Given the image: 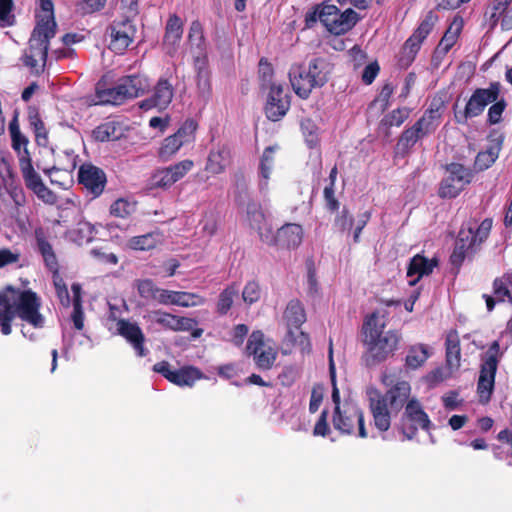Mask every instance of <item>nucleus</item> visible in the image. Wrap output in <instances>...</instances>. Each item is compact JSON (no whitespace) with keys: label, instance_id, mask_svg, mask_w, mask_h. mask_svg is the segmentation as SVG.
Wrapping results in <instances>:
<instances>
[{"label":"nucleus","instance_id":"nucleus-1","mask_svg":"<svg viewBox=\"0 0 512 512\" xmlns=\"http://www.w3.org/2000/svg\"><path fill=\"white\" fill-rule=\"evenodd\" d=\"M387 379L388 377L384 375L381 380L389 387L385 392L373 386L366 389L368 410L375 429L381 434L388 432L393 418L403 411L396 429L405 439H414L419 429L429 431L432 427L431 420L421 402L411 395L410 383L406 380H397L391 384Z\"/></svg>","mask_w":512,"mask_h":512},{"label":"nucleus","instance_id":"nucleus-2","mask_svg":"<svg viewBox=\"0 0 512 512\" xmlns=\"http://www.w3.org/2000/svg\"><path fill=\"white\" fill-rule=\"evenodd\" d=\"M41 306L42 300L33 290L6 286L0 291L1 333L5 336L11 334L15 317H19L36 329L43 328L45 317L40 312Z\"/></svg>","mask_w":512,"mask_h":512},{"label":"nucleus","instance_id":"nucleus-3","mask_svg":"<svg viewBox=\"0 0 512 512\" xmlns=\"http://www.w3.org/2000/svg\"><path fill=\"white\" fill-rule=\"evenodd\" d=\"M386 322L379 317L377 311L367 315L363 321V344L365 364L376 366L393 357L402 341V334L395 329L384 331Z\"/></svg>","mask_w":512,"mask_h":512},{"label":"nucleus","instance_id":"nucleus-4","mask_svg":"<svg viewBox=\"0 0 512 512\" xmlns=\"http://www.w3.org/2000/svg\"><path fill=\"white\" fill-rule=\"evenodd\" d=\"M445 110L446 102L442 96H434L422 116L400 134L395 146V155L402 158L408 156L417 142L435 133L442 122Z\"/></svg>","mask_w":512,"mask_h":512},{"label":"nucleus","instance_id":"nucleus-5","mask_svg":"<svg viewBox=\"0 0 512 512\" xmlns=\"http://www.w3.org/2000/svg\"><path fill=\"white\" fill-rule=\"evenodd\" d=\"M492 224L491 218H485L478 226L472 221L462 225L450 255L454 267L459 269L466 258H472L480 250L490 235Z\"/></svg>","mask_w":512,"mask_h":512},{"label":"nucleus","instance_id":"nucleus-6","mask_svg":"<svg viewBox=\"0 0 512 512\" xmlns=\"http://www.w3.org/2000/svg\"><path fill=\"white\" fill-rule=\"evenodd\" d=\"M361 17L352 8L341 11L336 5L321 3L305 15L306 27H312L318 20L332 34L347 33Z\"/></svg>","mask_w":512,"mask_h":512},{"label":"nucleus","instance_id":"nucleus-7","mask_svg":"<svg viewBox=\"0 0 512 512\" xmlns=\"http://www.w3.org/2000/svg\"><path fill=\"white\" fill-rule=\"evenodd\" d=\"M502 85L499 81H492L487 88H476L463 110L457 111V104L453 106L454 118L458 124H467L469 119L480 116L485 108L501 95Z\"/></svg>","mask_w":512,"mask_h":512},{"label":"nucleus","instance_id":"nucleus-8","mask_svg":"<svg viewBox=\"0 0 512 512\" xmlns=\"http://www.w3.org/2000/svg\"><path fill=\"white\" fill-rule=\"evenodd\" d=\"M500 357V344L493 341L482 360L477 381L476 393L478 402L482 405H487L491 401Z\"/></svg>","mask_w":512,"mask_h":512},{"label":"nucleus","instance_id":"nucleus-9","mask_svg":"<svg viewBox=\"0 0 512 512\" xmlns=\"http://www.w3.org/2000/svg\"><path fill=\"white\" fill-rule=\"evenodd\" d=\"M55 35L56 32L51 29L34 27L29 40V47L22 57L24 65L36 69V73L43 72L48 57L50 40Z\"/></svg>","mask_w":512,"mask_h":512},{"label":"nucleus","instance_id":"nucleus-10","mask_svg":"<svg viewBox=\"0 0 512 512\" xmlns=\"http://www.w3.org/2000/svg\"><path fill=\"white\" fill-rule=\"evenodd\" d=\"M332 423L341 434L356 435L360 438L368 437L364 413L356 405H344L343 408L334 409Z\"/></svg>","mask_w":512,"mask_h":512},{"label":"nucleus","instance_id":"nucleus-11","mask_svg":"<svg viewBox=\"0 0 512 512\" xmlns=\"http://www.w3.org/2000/svg\"><path fill=\"white\" fill-rule=\"evenodd\" d=\"M447 175L441 180L438 196L442 199L456 198L472 182L473 172L460 163L446 166Z\"/></svg>","mask_w":512,"mask_h":512},{"label":"nucleus","instance_id":"nucleus-12","mask_svg":"<svg viewBox=\"0 0 512 512\" xmlns=\"http://www.w3.org/2000/svg\"><path fill=\"white\" fill-rule=\"evenodd\" d=\"M26 155L19 157V167L28 190L32 191L39 200L45 204L54 205L57 203L58 197L54 191L48 188L40 175L35 171L30 153L25 151Z\"/></svg>","mask_w":512,"mask_h":512},{"label":"nucleus","instance_id":"nucleus-13","mask_svg":"<svg viewBox=\"0 0 512 512\" xmlns=\"http://www.w3.org/2000/svg\"><path fill=\"white\" fill-rule=\"evenodd\" d=\"M26 204L27 196L18 179L0 182V205L12 219H19Z\"/></svg>","mask_w":512,"mask_h":512},{"label":"nucleus","instance_id":"nucleus-14","mask_svg":"<svg viewBox=\"0 0 512 512\" xmlns=\"http://www.w3.org/2000/svg\"><path fill=\"white\" fill-rule=\"evenodd\" d=\"M194 168V161L184 159L167 167L156 169L150 177L151 188L167 190L183 179Z\"/></svg>","mask_w":512,"mask_h":512},{"label":"nucleus","instance_id":"nucleus-15","mask_svg":"<svg viewBox=\"0 0 512 512\" xmlns=\"http://www.w3.org/2000/svg\"><path fill=\"white\" fill-rule=\"evenodd\" d=\"M153 371L180 387H192L197 380L205 378L202 371L195 366L186 365L177 370H172L168 361L157 362L153 366Z\"/></svg>","mask_w":512,"mask_h":512},{"label":"nucleus","instance_id":"nucleus-16","mask_svg":"<svg viewBox=\"0 0 512 512\" xmlns=\"http://www.w3.org/2000/svg\"><path fill=\"white\" fill-rule=\"evenodd\" d=\"M247 352L253 356V360L258 369L266 371L270 370L277 358V351L264 340L262 331H253L248 339Z\"/></svg>","mask_w":512,"mask_h":512},{"label":"nucleus","instance_id":"nucleus-17","mask_svg":"<svg viewBox=\"0 0 512 512\" xmlns=\"http://www.w3.org/2000/svg\"><path fill=\"white\" fill-rule=\"evenodd\" d=\"M34 238L36 242L37 251L41 255L46 269L52 273L55 289L56 291H58V288L66 286V284L64 283L63 279L59 276V261L52 244L48 240L45 229L43 227L35 228Z\"/></svg>","mask_w":512,"mask_h":512},{"label":"nucleus","instance_id":"nucleus-18","mask_svg":"<svg viewBox=\"0 0 512 512\" xmlns=\"http://www.w3.org/2000/svg\"><path fill=\"white\" fill-rule=\"evenodd\" d=\"M107 32L110 37L109 49L117 54H123L134 41L137 29L133 21L126 17L112 21Z\"/></svg>","mask_w":512,"mask_h":512},{"label":"nucleus","instance_id":"nucleus-19","mask_svg":"<svg viewBox=\"0 0 512 512\" xmlns=\"http://www.w3.org/2000/svg\"><path fill=\"white\" fill-rule=\"evenodd\" d=\"M263 236V243L269 246L295 249L302 243L304 231L300 224L286 223L276 233L272 229L270 233H265Z\"/></svg>","mask_w":512,"mask_h":512},{"label":"nucleus","instance_id":"nucleus-20","mask_svg":"<svg viewBox=\"0 0 512 512\" xmlns=\"http://www.w3.org/2000/svg\"><path fill=\"white\" fill-rule=\"evenodd\" d=\"M78 182L95 198L103 193L107 178L101 168L85 163L78 170Z\"/></svg>","mask_w":512,"mask_h":512},{"label":"nucleus","instance_id":"nucleus-21","mask_svg":"<svg viewBox=\"0 0 512 512\" xmlns=\"http://www.w3.org/2000/svg\"><path fill=\"white\" fill-rule=\"evenodd\" d=\"M488 142L486 150L480 151L474 161V168L478 171H484L490 168L498 159L500 151L504 143V133L498 129L490 130L488 134Z\"/></svg>","mask_w":512,"mask_h":512},{"label":"nucleus","instance_id":"nucleus-22","mask_svg":"<svg viewBox=\"0 0 512 512\" xmlns=\"http://www.w3.org/2000/svg\"><path fill=\"white\" fill-rule=\"evenodd\" d=\"M117 332L122 336L134 349L138 357H146L149 353L145 347L146 338L136 322H130L127 319H119L117 321Z\"/></svg>","mask_w":512,"mask_h":512},{"label":"nucleus","instance_id":"nucleus-23","mask_svg":"<svg viewBox=\"0 0 512 512\" xmlns=\"http://www.w3.org/2000/svg\"><path fill=\"white\" fill-rule=\"evenodd\" d=\"M290 108V96L282 85H272L265 105L266 117L271 121L281 120Z\"/></svg>","mask_w":512,"mask_h":512},{"label":"nucleus","instance_id":"nucleus-24","mask_svg":"<svg viewBox=\"0 0 512 512\" xmlns=\"http://www.w3.org/2000/svg\"><path fill=\"white\" fill-rule=\"evenodd\" d=\"M463 26V18L458 15L455 16L433 52L432 62L436 66L440 64L450 49L455 45Z\"/></svg>","mask_w":512,"mask_h":512},{"label":"nucleus","instance_id":"nucleus-25","mask_svg":"<svg viewBox=\"0 0 512 512\" xmlns=\"http://www.w3.org/2000/svg\"><path fill=\"white\" fill-rule=\"evenodd\" d=\"M232 163V149L227 143H218L208 154L205 170L213 175L225 172Z\"/></svg>","mask_w":512,"mask_h":512},{"label":"nucleus","instance_id":"nucleus-26","mask_svg":"<svg viewBox=\"0 0 512 512\" xmlns=\"http://www.w3.org/2000/svg\"><path fill=\"white\" fill-rule=\"evenodd\" d=\"M310 73L303 64H294L289 70V79L293 90L302 99H307L312 90L317 87L316 83L312 81Z\"/></svg>","mask_w":512,"mask_h":512},{"label":"nucleus","instance_id":"nucleus-27","mask_svg":"<svg viewBox=\"0 0 512 512\" xmlns=\"http://www.w3.org/2000/svg\"><path fill=\"white\" fill-rule=\"evenodd\" d=\"M436 21L437 16L432 11H429L412 35L404 42L402 47H404L405 50L418 54L422 43L433 30Z\"/></svg>","mask_w":512,"mask_h":512},{"label":"nucleus","instance_id":"nucleus-28","mask_svg":"<svg viewBox=\"0 0 512 512\" xmlns=\"http://www.w3.org/2000/svg\"><path fill=\"white\" fill-rule=\"evenodd\" d=\"M174 96L172 84L165 78H160L154 87L153 95L142 102L141 108L150 109L157 107L165 109L171 103Z\"/></svg>","mask_w":512,"mask_h":512},{"label":"nucleus","instance_id":"nucleus-29","mask_svg":"<svg viewBox=\"0 0 512 512\" xmlns=\"http://www.w3.org/2000/svg\"><path fill=\"white\" fill-rule=\"evenodd\" d=\"M246 215L249 226L257 231L260 240L263 242V235L270 233L272 226L267 221L261 203L255 200H249L246 206Z\"/></svg>","mask_w":512,"mask_h":512},{"label":"nucleus","instance_id":"nucleus-30","mask_svg":"<svg viewBox=\"0 0 512 512\" xmlns=\"http://www.w3.org/2000/svg\"><path fill=\"white\" fill-rule=\"evenodd\" d=\"M183 35V22L177 14L169 16L163 37V46L167 54L173 55Z\"/></svg>","mask_w":512,"mask_h":512},{"label":"nucleus","instance_id":"nucleus-31","mask_svg":"<svg viewBox=\"0 0 512 512\" xmlns=\"http://www.w3.org/2000/svg\"><path fill=\"white\" fill-rule=\"evenodd\" d=\"M118 82L126 101L142 96L149 88L148 79L140 74L124 76Z\"/></svg>","mask_w":512,"mask_h":512},{"label":"nucleus","instance_id":"nucleus-32","mask_svg":"<svg viewBox=\"0 0 512 512\" xmlns=\"http://www.w3.org/2000/svg\"><path fill=\"white\" fill-rule=\"evenodd\" d=\"M439 261L437 258L428 259L421 254H416L411 258L408 268H407V276L412 277L414 275L417 276L415 280L410 281V285H415L423 276H428L432 274L433 269L437 267Z\"/></svg>","mask_w":512,"mask_h":512},{"label":"nucleus","instance_id":"nucleus-33","mask_svg":"<svg viewBox=\"0 0 512 512\" xmlns=\"http://www.w3.org/2000/svg\"><path fill=\"white\" fill-rule=\"evenodd\" d=\"M95 96L97 104L101 105H121L126 102L119 82L113 87L106 88L102 81L96 84Z\"/></svg>","mask_w":512,"mask_h":512},{"label":"nucleus","instance_id":"nucleus-34","mask_svg":"<svg viewBox=\"0 0 512 512\" xmlns=\"http://www.w3.org/2000/svg\"><path fill=\"white\" fill-rule=\"evenodd\" d=\"M39 9L35 13V28L57 31L54 4L52 0H37Z\"/></svg>","mask_w":512,"mask_h":512},{"label":"nucleus","instance_id":"nucleus-35","mask_svg":"<svg viewBox=\"0 0 512 512\" xmlns=\"http://www.w3.org/2000/svg\"><path fill=\"white\" fill-rule=\"evenodd\" d=\"M283 318L288 330H299L306 321V312L301 301L298 299L290 300L284 310Z\"/></svg>","mask_w":512,"mask_h":512},{"label":"nucleus","instance_id":"nucleus-36","mask_svg":"<svg viewBox=\"0 0 512 512\" xmlns=\"http://www.w3.org/2000/svg\"><path fill=\"white\" fill-rule=\"evenodd\" d=\"M194 64L197 72L196 82L199 93L202 96L209 95L211 93V73L208 67L207 55L195 56Z\"/></svg>","mask_w":512,"mask_h":512},{"label":"nucleus","instance_id":"nucleus-37","mask_svg":"<svg viewBox=\"0 0 512 512\" xmlns=\"http://www.w3.org/2000/svg\"><path fill=\"white\" fill-rule=\"evenodd\" d=\"M409 107H399L384 115L379 123V131L385 136L390 135L392 127H400L410 116Z\"/></svg>","mask_w":512,"mask_h":512},{"label":"nucleus","instance_id":"nucleus-38","mask_svg":"<svg viewBox=\"0 0 512 512\" xmlns=\"http://www.w3.org/2000/svg\"><path fill=\"white\" fill-rule=\"evenodd\" d=\"M446 362L449 367L458 368L461 360L460 338L457 330H450L445 340Z\"/></svg>","mask_w":512,"mask_h":512},{"label":"nucleus","instance_id":"nucleus-39","mask_svg":"<svg viewBox=\"0 0 512 512\" xmlns=\"http://www.w3.org/2000/svg\"><path fill=\"white\" fill-rule=\"evenodd\" d=\"M187 41L196 56L206 55V43L204 29L199 20H194L190 24Z\"/></svg>","mask_w":512,"mask_h":512},{"label":"nucleus","instance_id":"nucleus-40","mask_svg":"<svg viewBox=\"0 0 512 512\" xmlns=\"http://www.w3.org/2000/svg\"><path fill=\"white\" fill-rule=\"evenodd\" d=\"M239 295V285L232 282L227 285L219 294L216 303V313L220 316L226 315L233 306L234 300Z\"/></svg>","mask_w":512,"mask_h":512},{"label":"nucleus","instance_id":"nucleus-41","mask_svg":"<svg viewBox=\"0 0 512 512\" xmlns=\"http://www.w3.org/2000/svg\"><path fill=\"white\" fill-rule=\"evenodd\" d=\"M306 69L311 72L312 81L316 83L317 87H322L328 82L330 64L325 59L313 58Z\"/></svg>","mask_w":512,"mask_h":512},{"label":"nucleus","instance_id":"nucleus-42","mask_svg":"<svg viewBox=\"0 0 512 512\" xmlns=\"http://www.w3.org/2000/svg\"><path fill=\"white\" fill-rule=\"evenodd\" d=\"M429 357L428 346L425 344L412 345L408 349V353L405 358L406 366L411 369H417L421 367Z\"/></svg>","mask_w":512,"mask_h":512},{"label":"nucleus","instance_id":"nucleus-43","mask_svg":"<svg viewBox=\"0 0 512 512\" xmlns=\"http://www.w3.org/2000/svg\"><path fill=\"white\" fill-rule=\"evenodd\" d=\"M28 122L33 129L35 139L38 144H46L48 139V132L45 128V124L41 119L39 111L35 107H29L28 109Z\"/></svg>","mask_w":512,"mask_h":512},{"label":"nucleus","instance_id":"nucleus-44","mask_svg":"<svg viewBox=\"0 0 512 512\" xmlns=\"http://www.w3.org/2000/svg\"><path fill=\"white\" fill-rule=\"evenodd\" d=\"M511 278L512 273L507 272L493 280V295L498 303L504 302L506 298L512 303V293L509 289Z\"/></svg>","mask_w":512,"mask_h":512},{"label":"nucleus","instance_id":"nucleus-45","mask_svg":"<svg viewBox=\"0 0 512 512\" xmlns=\"http://www.w3.org/2000/svg\"><path fill=\"white\" fill-rule=\"evenodd\" d=\"M183 146L180 140H177L173 135L163 139L157 151V156L160 161H170Z\"/></svg>","mask_w":512,"mask_h":512},{"label":"nucleus","instance_id":"nucleus-46","mask_svg":"<svg viewBox=\"0 0 512 512\" xmlns=\"http://www.w3.org/2000/svg\"><path fill=\"white\" fill-rule=\"evenodd\" d=\"M93 137L100 142L114 141L119 139L120 133L117 123L110 121L98 125L93 130Z\"/></svg>","mask_w":512,"mask_h":512},{"label":"nucleus","instance_id":"nucleus-47","mask_svg":"<svg viewBox=\"0 0 512 512\" xmlns=\"http://www.w3.org/2000/svg\"><path fill=\"white\" fill-rule=\"evenodd\" d=\"M274 151H275V147L269 146V147L265 148V150L262 154V157H261L260 174H261V177L264 179V182H260V184H259V189L261 191L267 189V187H268V180L270 178V173H271L272 165L274 162V156H273Z\"/></svg>","mask_w":512,"mask_h":512},{"label":"nucleus","instance_id":"nucleus-48","mask_svg":"<svg viewBox=\"0 0 512 512\" xmlns=\"http://www.w3.org/2000/svg\"><path fill=\"white\" fill-rule=\"evenodd\" d=\"M159 242L158 235L155 233H147L144 235L134 236L129 239L128 245L133 250H151L157 246Z\"/></svg>","mask_w":512,"mask_h":512},{"label":"nucleus","instance_id":"nucleus-49","mask_svg":"<svg viewBox=\"0 0 512 512\" xmlns=\"http://www.w3.org/2000/svg\"><path fill=\"white\" fill-rule=\"evenodd\" d=\"M491 106L488 108L486 122L489 125H496L502 122L503 113L507 107V101L504 97L497 98L494 102L490 103Z\"/></svg>","mask_w":512,"mask_h":512},{"label":"nucleus","instance_id":"nucleus-50","mask_svg":"<svg viewBox=\"0 0 512 512\" xmlns=\"http://www.w3.org/2000/svg\"><path fill=\"white\" fill-rule=\"evenodd\" d=\"M197 122L193 119H187L173 134V136L180 140L183 145L188 144L195 139V132L197 130Z\"/></svg>","mask_w":512,"mask_h":512},{"label":"nucleus","instance_id":"nucleus-51","mask_svg":"<svg viewBox=\"0 0 512 512\" xmlns=\"http://www.w3.org/2000/svg\"><path fill=\"white\" fill-rule=\"evenodd\" d=\"M258 75L262 88H269V90H271V86L276 85L272 81L274 76V68L265 57H262L259 61Z\"/></svg>","mask_w":512,"mask_h":512},{"label":"nucleus","instance_id":"nucleus-52","mask_svg":"<svg viewBox=\"0 0 512 512\" xmlns=\"http://www.w3.org/2000/svg\"><path fill=\"white\" fill-rule=\"evenodd\" d=\"M153 323L160 325L165 330L175 331L177 315L157 310L150 314Z\"/></svg>","mask_w":512,"mask_h":512},{"label":"nucleus","instance_id":"nucleus-53","mask_svg":"<svg viewBox=\"0 0 512 512\" xmlns=\"http://www.w3.org/2000/svg\"><path fill=\"white\" fill-rule=\"evenodd\" d=\"M262 295V289L257 280L248 281L242 290V299L247 305L258 302Z\"/></svg>","mask_w":512,"mask_h":512},{"label":"nucleus","instance_id":"nucleus-54","mask_svg":"<svg viewBox=\"0 0 512 512\" xmlns=\"http://www.w3.org/2000/svg\"><path fill=\"white\" fill-rule=\"evenodd\" d=\"M14 0H0V25L1 27L13 26L16 23L14 15Z\"/></svg>","mask_w":512,"mask_h":512},{"label":"nucleus","instance_id":"nucleus-55","mask_svg":"<svg viewBox=\"0 0 512 512\" xmlns=\"http://www.w3.org/2000/svg\"><path fill=\"white\" fill-rule=\"evenodd\" d=\"M286 338L294 346H298L302 352H309L311 350L310 337L303 331L290 329L287 331Z\"/></svg>","mask_w":512,"mask_h":512},{"label":"nucleus","instance_id":"nucleus-56","mask_svg":"<svg viewBox=\"0 0 512 512\" xmlns=\"http://www.w3.org/2000/svg\"><path fill=\"white\" fill-rule=\"evenodd\" d=\"M134 210V204L124 198L115 200L110 206V214L118 218H127Z\"/></svg>","mask_w":512,"mask_h":512},{"label":"nucleus","instance_id":"nucleus-57","mask_svg":"<svg viewBox=\"0 0 512 512\" xmlns=\"http://www.w3.org/2000/svg\"><path fill=\"white\" fill-rule=\"evenodd\" d=\"M512 0H492L489 20L492 27H495L504 14L508 11Z\"/></svg>","mask_w":512,"mask_h":512},{"label":"nucleus","instance_id":"nucleus-58","mask_svg":"<svg viewBox=\"0 0 512 512\" xmlns=\"http://www.w3.org/2000/svg\"><path fill=\"white\" fill-rule=\"evenodd\" d=\"M176 324L177 325H176L175 332L191 331V336L195 339L201 337L203 334L202 328H195V326L198 324V322L194 318L177 316Z\"/></svg>","mask_w":512,"mask_h":512},{"label":"nucleus","instance_id":"nucleus-59","mask_svg":"<svg viewBox=\"0 0 512 512\" xmlns=\"http://www.w3.org/2000/svg\"><path fill=\"white\" fill-rule=\"evenodd\" d=\"M107 0H81L76 4L77 12L81 15H89L105 8Z\"/></svg>","mask_w":512,"mask_h":512},{"label":"nucleus","instance_id":"nucleus-60","mask_svg":"<svg viewBox=\"0 0 512 512\" xmlns=\"http://www.w3.org/2000/svg\"><path fill=\"white\" fill-rule=\"evenodd\" d=\"M159 287L151 279H143L137 282V291L141 298L146 300H156Z\"/></svg>","mask_w":512,"mask_h":512},{"label":"nucleus","instance_id":"nucleus-61","mask_svg":"<svg viewBox=\"0 0 512 512\" xmlns=\"http://www.w3.org/2000/svg\"><path fill=\"white\" fill-rule=\"evenodd\" d=\"M177 305L181 307L201 306L206 303V298L195 293L178 291Z\"/></svg>","mask_w":512,"mask_h":512},{"label":"nucleus","instance_id":"nucleus-62","mask_svg":"<svg viewBox=\"0 0 512 512\" xmlns=\"http://www.w3.org/2000/svg\"><path fill=\"white\" fill-rule=\"evenodd\" d=\"M17 179V175L14 172L10 157L5 155L3 152L0 153V182L12 181Z\"/></svg>","mask_w":512,"mask_h":512},{"label":"nucleus","instance_id":"nucleus-63","mask_svg":"<svg viewBox=\"0 0 512 512\" xmlns=\"http://www.w3.org/2000/svg\"><path fill=\"white\" fill-rule=\"evenodd\" d=\"M354 218L349 213L347 208H343L342 211L337 214L334 219V227L339 231L344 232L346 230H350L353 226Z\"/></svg>","mask_w":512,"mask_h":512},{"label":"nucleus","instance_id":"nucleus-64","mask_svg":"<svg viewBox=\"0 0 512 512\" xmlns=\"http://www.w3.org/2000/svg\"><path fill=\"white\" fill-rule=\"evenodd\" d=\"M328 415L329 412L327 409H323L320 413V416L313 428L314 436L326 437L330 433V427L328 424Z\"/></svg>","mask_w":512,"mask_h":512}]
</instances>
